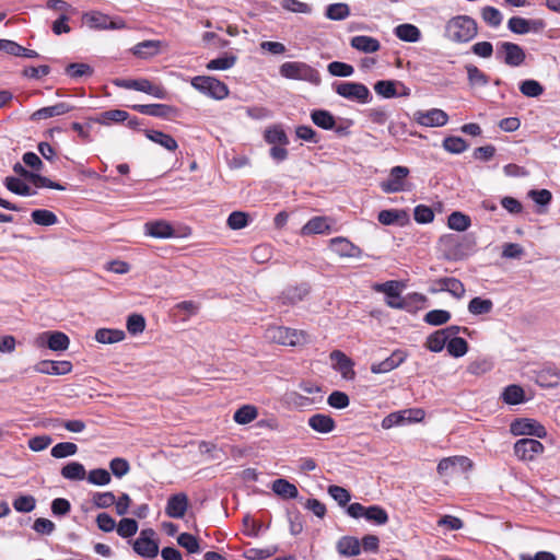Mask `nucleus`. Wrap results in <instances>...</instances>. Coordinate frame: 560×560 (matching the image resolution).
Returning <instances> with one entry per match:
<instances>
[{
  "mask_svg": "<svg viewBox=\"0 0 560 560\" xmlns=\"http://www.w3.org/2000/svg\"><path fill=\"white\" fill-rule=\"evenodd\" d=\"M409 175V168L406 166H394L386 180L381 183V188L386 194L399 192L405 190V182Z\"/></svg>",
  "mask_w": 560,
  "mask_h": 560,
  "instance_id": "nucleus-13",
  "label": "nucleus"
},
{
  "mask_svg": "<svg viewBox=\"0 0 560 560\" xmlns=\"http://www.w3.org/2000/svg\"><path fill=\"white\" fill-rule=\"evenodd\" d=\"M350 45L352 48L365 54L376 52L381 48V43L378 39L366 35H358L352 37Z\"/></svg>",
  "mask_w": 560,
  "mask_h": 560,
  "instance_id": "nucleus-27",
  "label": "nucleus"
},
{
  "mask_svg": "<svg viewBox=\"0 0 560 560\" xmlns=\"http://www.w3.org/2000/svg\"><path fill=\"white\" fill-rule=\"evenodd\" d=\"M85 23L93 30H124L127 24L122 18H112L98 11H93L84 15Z\"/></svg>",
  "mask_w": 560,
  "mask_h": 560,
  "instance_id": "nucleus-7",
  "label": "nucleus"
},
{
  "mask_svg": "<svg viewBox=\"0 0 560 560\" xmlns=\"http://www.w3.org/2000/svg\"><path fill=\"white\" fill-rule=\"evenodd\" d=\"M468 83L471 88L486 86L489 84V77L477 66L468 63L465 66Z\"/></svg>",
  "mask_w": 560,
  "mask_h": 560,
  "instance_id": "nucleus-35",
  "label": "nucleus"
},
{
  "mask_svg": "<svg viewBox=\"0 0 560 560\" xmlns=\"http://www.w3.org/2000/svg\"><path fill=\"white\" fill-rule=\"evenodd\" d=\"M481 18L491 27H498L502 23V14L494 7H485L481 11Z\"/></svg>",
  "mask_w": 560,
  "mask_h": 560,
  "instance_id": "nucleus-64",
  "label": "nucleus"
},
{
  "mask_svg": "<svg viewBox=\"0 0 560 560\" xmlns=\"http://www.w3.org/2000/svg\"><path fill=\"white\" fill-rule=\"evenodd\" d=\"M536 383L541 387H555L560 383V371L556 368H544L536 373Z\"/></svg>",
  "mask_w": 560,
  "mask_h": 560,
  "instance_id": "nucleus-31",
  "label": "nucleus"
},
{
  "mask_svg": "<svg viewBox=\"0 0 560 560\" xmlns=\"http://www.w3.org/2000/svg\"><path fill=\"white\" fill-rule=\"evenodd\" d=\"M413 120L423 127H443L448 121V115L439 108L417 110L413 113Z\"/></svg>",
  "mask_w": 560,
  "mask_h": 560,
  "instance_id": "nucleus-15",
  "label": "nucleus"
},
{
  "mask_svg": "<svg viewBox=\"0 0 560 560\" xmlns=\"http://www.w3.org/2000/svg\"><path fill=\"white\" fill-rule=\"evenodd\" d=\"M258 417V409L254 405H243L233 416V419L238 424H247Z\"/></svg>",
  "mask_w": 560,
  "mask_h": 560,
  "instance_id": "nucleus-39",
  "label": "nucleus"
},
{
  "mask_svg": "<svg viewBox=\"0 0 560 560\" xmlns=\"http://www.w3.org/2000/svg\"><path fill=\"white\" fill-rule=\"evenodd\" d=\"M434 284L438 285V288H430L431 293L446 291L451 295H453L455 299H462V298H464V295L466 293L464 283L457 278H453V277L439 278V279L434 280Z\"/></svg>",
  "mask_w": 560,
  "mask_h": 560,
  "instance_id": "nucleus-16",
  "label": "nucleus"
},
{
  "mask_svg": "<svg viewBox=\"0 0 560 560\" xmlns=\"http://www.w3.org/2000/svg\"><path fill=\"white\" fill-rule=\"evenodd\" d=\"M264 138L266 142L273 145H287L289 143V138L285 131L279 126L268 128L265 131Z\"/></svg>",
  "mask_w": 560,
  "mask_h": 560,
  "instance_id": "nucleus-45",
  "label": "nucleus"
},
{
  "mask_svg": "<svg viewBox=\"0 0 560 560\" xmlns=\"http://www.w3.org/2000/svg\"><path fill=\"white\" fill-rule=\"evenodd\" d=\"M307 293L305 288L291 287L282 292L278 300L283 305H291L302 301Z\"/></svg>",
  "mask_w": 560,
  "mask_h": 560,
  "instance_id": "nucleus-43",
  "label": "nucleus"
},
{
  "mask_svg": "<svg viewBox=\"0 0 560 560\" xmlns=\"http://www.w3.org/2000/svg\"><path fill=\"white\" fill-rule=\"evenodd\" d=\"M470 224V217L459 211L452 212L447 218L448 228L458 232L466 231Z\"/></svg>",
  "mask_w": 560,
  "mask_h": 560,
  "instance_id": "nucleus-42",
  "label": "nucleus"
},
{
  "mask_svg": "<svg viewBox=\"0 0 560 560\" xmlns=\"http://www.w3.org/2000/svg\"><path fill=\"white\" fill-rule=\"evenodd\" d=\"M144 233L154 238H171L175 236L172 224L165 220L149 221L144 224Z\"/></svg>",
  "mask_w": 560,
  "mask_h": 560,
  "instance_id": "nucleus-22",
  "label": "nucleus"
},
{
  "mask_svg": "<svg viewBox=\"0 0 560 560\" xmlns=\"http://www.w3.org/2000/svg\"><path fill=\"white\" fill-rule=\"evenodd\" d=\"M190 83L200 93L215 100H223L229 95L228 85L213 77L197 75Z\"/></svg>",
  "mask_w": 560,
  "mask_h": 560,
  "instance_id": "nucleus-4",
  "label": "nucleus"
},
{
  "mask_svg": "<svg viewBox=\"0 0 560 560\" xmlns=\"http://www.w3.org/2000/svg\"><path fill=\"white\" fill-rule=\"evenodd\" d=\"M446 348L448 353L454 358H460L468 351V343L462 337H453L447 340Z\"/></svg>",
  "mask_w": 560,
  "mask_h": 560,
  "instance_id": "nucleus-50",
  "label": "nucleus"
},
{
  "mask_svg": "<svg viewBox=\"0 0 560 560\" xmlns=\"http://www.w3.org/2000/svg\"><path fill=\"white\" fill-rule=\"evenodd\" d=\"M271 489L282 499H295L299 495V491L295 485L282 478L276 479L272 482Z\"/></svg>",
  "mask_w": 560,
  "mask_h": 560,
  "instance_id": "nucleus-33",
  "label": "nucleus"
},
{
  "mask_svg": "<svg viewBox=\"0 0 560 560\" xmlns=\"http://www.w3.org/2000/svg\"><path fill=\"white\" fill-rule=\"evenodd\" d=\"M493 308V302L490 299H482L476 296L470 300L468 303V311L472 315H483L488 314Z\"/></svg>",
  "mask_w": 560,
  "mask_h": 560,
  "instance_id": "nucleus-46",
  "label": "nucleus"
},
{
  "mask_svg": "<svg viewBox=\"0 0 560 560\" xmlns=\"http://www.w3.org/2000/svg\"><path fill=\"white\" fill-rule=\"evenodd\" d=\"M4 185L7 189L20 196H32L36 194L35 190H33L27 184L18 177H7Z\"/></svg>",
  "mask_w": 560,
  "mask_h": 560,
  "instance_id": "nucleus-41",
  "label": "nucleus"
},
{
  "mask_svg": "<svg viewBox=\"0 0 560 560\" xmlns=\"http://www.w3.org/2000/svg\"><path fill=\"white\" fill-rule=\"evenodd\" d=\"M144 135L149 140L171 152L176 151L178 148L177 141L171 135L154 129H145Z\"/></svg>",
  "mask_w": 560,
  "mask_h": 560,
  "instance_id": "nucleus-28",
  "label": "nucleus"
},
{
  "mask_svg": "<svg viewBox=\"0 0 560 560\" xmlns=\"http://www.w3.org/2000/svg\"><path fill=\"white\" fill-rule=\"evenodd\" d=\"M32 221L40 226H50L58 223L57 215L47 209H36L31 213Z\"/></svg>",
  "mask_w": 560,
  "mask_h": 560,
  "instance_id": "nucleus-40",
  "label": "nucleus"
},
{
  "mask_svg": "<svg viewBox=\"0 0 560 560\" xmlns=\"http://www.w3.org/2000/svg\"><path fill=\"white\" fill-rule=\"evenodd\" d=\"M329 358L332 363V368L338 371L343 378L353 380L355 372L353 370V361L348 358L342 351L334 350L330 352Z\"/></svg>",
  "mask_w": 560,
  "mask_h": 560,
  "instance_id": "nucleus-20",
  "label": "nucleus"
},
{
  "mask_svg": "<svg viewBox=\"0 0 560 560\" xmlns=\"http://www.w3.org/2000/svg\"><path fill=\"white\" fill-rule=\"evenodd\" d=\"M78 446L72 442H60L57 443L50 451V454L55 458H65L77 454Z\"/></svg>",
  "mask_w": 560,
  "mask_h": 560,
  "instance_id": "nucleus-58",
  "label": "nucleus"
},
{
  "mask_svg": "<svg viewBox=\"0 0 560 560\" xmlns=\"http://www.w3.org/2000/svg\"><path fill=\"white\" fill-rule=\"evenodd\" d=\"M189 506V500L186 493L179 492L168 498L165 513L172 518H183Z\"/></svg>",
  "mask_w": 560,
  "mask_h": 560,
  "instance_id": "nucleus-21",
  "label": "nucleus"
},
{
  "mask_svg": "<svg viewBox=\"0 0 560 560\" xmlns=\"http://www.w3.org/2000/svg\"><path fill=\"white\" fill-rule=\"evenodd\" d=\"M116 497L112 491L95 492L92 495V503L97 509H107L115 504Z\"/></svg>",
  "mask_w": 560,
  "mask_h": 560,
  "instance_id": "nucleus-61",
  "label": "nucleus"
},
{
  "mask_svg": "<svg viewBox=\"0 0 560 560\" xmlns=\"http://www.w3.org/2000/svg\"><path fill=\"white\" fill-rule=\"evenodd\" d=\"M448 336L444 331L436 330L427 338L425 347L432 352H441L446 346Z\"/></svg>",
  "mask_w": 560,
  "mask_h": 560,
  "instance_id": "nucleus-49",
  "label": "nucleus"
},
{
  "mask_svg": "<svg viewBox=\"0 0 560 560\" xmlns=\"http://www.w3.org/2000/svg\"><path fill=\"white\" fill-rule=\"evenodd\" d=\"M467 147L468 145H467L466 141L460 137L451 136V137H446L443 140V148L451 153H455V154L463 153L467 149Z\"/></svg>",
  "mask_w": 560,
  "mask_h": 560,
  "instance_id": "nucleus-63",
  "label": "nucleus"
},
{
  "mask_svg": "<svg viewBox=\"0 0 560 560\" xmlns=\"http://www.w3.org/2000/svg\"><path fill=\"white\" fill-rule=\"evenodd\" d=\"M364 518L377 525H384L388 522V514L382 506L371 505L366 508Z\"/></svg>",
  "mask_w": 560,
  "mask_h": 560,
  "instance_id": "nucleus-53",
  "label": "nucleus"
},
{
  "mask_svg": "<svg viewBox=\"0 0 560 560\" xmlns=\"http://www.w3.org/2000/svg\"><path fill=\"white\" fill-rule=\"evenodd\" d=\"M125 338V332L120 329L100 328L95 332V340L100 343H116Z\"/></svg>",
  "mask_w": 560,
  "mask_h": 560,
  "instance_id": "nucleus-37",
  "label": "nucleus"
},
{
  "mask_svg": "<svg viewBox=\"0 0 560 560\" xmlns=\"http://www.w3.org/2000/svg\"><path fill=\"white\" fill-rule=\"evenodd\" d=\"M93 68L88 63L82 62H73L66 67V73L72 79H78L81 77H91L93 74Z\"/></svg>",
  "mask_w": 560,
  "mask_h": 560,
  "instance_id": "nucleus-56",
  "label": "nucleus"
},
{
  "mask_svg": "<svg viewBox=\"0 0 560 560\" xmlns=\"http://www.w3.org/2000/svg\"><path fill=\"white\" fill-rule=\"evenodd\" d=\"M308 425L316 432L319 433H329L335 430L336 422L335 420L324 413H316L310 417Z\"/></svg>",
  "mask_w": 560,
  "mask_h": 560,
  "instance_id": "nucleus-30",
  "label": "nucleus"
},
{
  "mask_svg": "<svg viewBox=\"0 0 560 560\" xmlns=\"http://www.w3.org/2000/svg\"><path fill=\"white\" fill-rule=\"evenodd\" d=\"M337 551L345 557H354L361 552V544L353 536H343L337 541Z\"/></svg>",
  "mask_w": 560,
  "mask_h": 560,
  "instance_id": "nucleus-29",
  "label": "nucleus"
},
{
  "mask_svg": "<svg viewBox=\"0 0 560 560\" xmlns=\"http://www.w3.org/2000/svg\"><path fill=\"white\" fill-rule=\"evenodd\" d=\"M330 219L327 217H314L301 229L302 235L329 234L331 232Z\"/></svg>",
  "mask_w": 560,
  "mask_h": 560,
  "instance_id": "nucleus-24",
  "label": "nucleus"
},
{
  "mask_svg": "<svg viewBox=\"0 0 560 560\" xmlns=\"http://www.w3.org/2000/svg\"><path fill=\"white\" fill-rule=\"evenodd\" d=\"M423 319L431 326H441L451 319V313L445 310H432L424 315Z\"/></svg>",
  "mask_w": 560,
  "mask_h": 560,
  "instance_id": "nucleus-55",
  "label": "nucleus"
},
{
  "mask_svg": "<svg viewBox=\"0 0 560 560\" xmlns=\"http://www.w3.org/2000/svg\"><path fill=\"white\" fill-rule=\"evenodd\" d=\"M138 523L133 518H121L116 525L117 534L122 538H129L138 532Z\"/></svg>",
  "mask_w": 560,
  "mask_h": 560,
  "instance_id": "nucleus-54",
  "label": "nucleus"
},
{
  "mask_svg": "<svg viewBox=\"0 0 560 560\" xmlns=\"http://www.w3.org/2000/svg\"><path fill=\"white\" fill-rule=\"evenodd\" d=\"M329 249L340 258H361L362 249L343 236L332 237L328 242Z\"/></svg>",
  "mask_w": 560,
  "mask_h": 560,
  "instance_id": "nucleus-12",
  "label": "nucleus"
},
{
  "mask_svg": "<svg viewBox=\"0 0 560 560\" xmlns=\"http://www.w3.org/2000/svg\"><path fill=\"white\" fill-rule=\"evenodd\" d=\"M466 463L470 465V460L465 456L445 457L439 462L436 470L441 476H443V475L448 474V471L452 470L457 465L463 466Z\"/></svg>",
  "mask_w": 560,
  "mask_h": 560,
  "instance_id": "nucleus-47",
  "label": "nucleus"
},
{
  "mask_svg": "<svg viewBox=\"0 0 560 560\" xmlns=\"http://www.w3.org/2000/svg\"><path fill=\"white\" fill-rule=\"evenodd\" d=\"M428 299L424 294L419 292L408 293L402 296L400 301H387V305L392 308L405 310L407 312H415L425 305Z\"/></svg>",
  "mask_w": 560,
  "mask_h": 560,
  "instance_id": "nucleus-18",
  "label": "nucleus"
},
{
  "mask_svg": "<svg viewBox=\"0 0 560 560\" xmlns=\"http://www.w3.org/2000/svg\"><path fill=\"white\" fill-rule=\"evenodd\" d=\"M159 51V42L154 40H144L139 44H137L132 48L133 55L140 57V58H148L151 57Z\"/></svg>",
  "mask_w": 560,
  "mask_h": 560,
  "instance_id": "nucleus-52",
  "label": "nucleus"
},
{
  "mask_svg": "<svg viewBox=\"0 0 560 560\" xmlns=\"http://www.w3.org/2000/svg\"><path fill=\"white\" fill-rule=\"evenodd\" d=\"M70 361L42 360L34 365V371L46 375H66L72 371Z\"/></svg>",
  "mask_w": 560,
  "mask_h": 560,
  "instance_id": "nucleus-17",
  "label": "nucleus"
},
{
  "mask_svg": "<svg viewBox=\"0 0 560 560\" xmlns=\"http://www.w3.org/2000/svg\"><path fill=\"white\" fill-rule=\"evenodd\" d=\"M510 430L513 435H532L538 439L547 436L546 428L534 419H516L511 423Z\"/></svg>",
  "mask_w": 560,
  "mask_h": 560,
  "instance_id": "nucleus-10",
  "label": "nucleus"
},
{
  "mask_svg": "<svg viewBox=\"0 0 560 560\" xmlns=\"http://www.w3.org/2000/svg\"><path fill=\"white\" fill-rule=\"evenodd\" d=\"M497 58L509 67H520L525 62V50L515 43L501 42L497 45Z\"/></svg>",
  "mask_w": 560,
  "mask_h": 560,
  "instance_id": "nucleus-6",
  "label": "nucleus"
},
{
  "mask_svg": "<svg viewBox=\"0 0 560 560\" xmlns=\"http://www.w3.org/2000/svg\"><path fill=\"white\" fill-rule=\"evenodd\" d=\"M335 92L350 101L366 103L371 97L369 89L359 82H340L334 85Z\"/></svg>",
  "mask_w": 560,
  "mask_h": 560,
  "instance_id": "nucleus-8",
  "label": "nucleus"
},
{
  "mask_svg": "<svg viewBox=\"0 0 560 560\" xmlns=\"http://www.w3.org/2000/svg\"><path fill=\"white\" fill-rule=\"evenodd\" d=\"M350 15V8L347 3H332L326 9V16L332 21H341Z\"/></svg>",
  "mask_w": 560,
  "mask_h": 560,
  "instance_id": "nucleus-51",
  "label": "nucleus"
},
{
  "mask_svg": "<svg viewBox=\"0 0 560 560\" xmlns=\"http://www.w3.org/2000/svg\"><path fill=\"white\" fill-rule=\"evenodd\" d=\"M155 532L152 528L142 529L133 542V550L141 557L154 558L159 552V545L154 540Z\"/></svg>",
  "mask_w": 560,
  "mask_h": 560,
  "instance_id": "nucleus-11",
  "label": "nucleus"
},
{
  "mask_svg": "<svg viewBox=\"0 0 560 560\" xmlns=\"http://www.w3.org/2000/svg\"><path fill=\"white\" fill-rule=\"evenodd\" d=\"M131 108L140 114L167 118L175 112V108L166 104H136Z\"/></svg>",
  "mask_w": 560,
  "mask_h": 560,
  "instance_id": "nucleus-25",
  "label": "nucleus"
},
{
  "mask_svg": "<svg viewBox=\"0 0 560 560\" xmlns=\"http://www.w3.org/2000/svg\"><path fill=\"white\" fill-rule=\"evenodd\" d=\"M546 26L542 20H526L521 16H512L508 21L509 30L518 35L527 34L530 31L538 32Z\"/></svg>",
  "mask_w": 560,
  "mask_h": 560,
  "instance_id": "nucleus-19",
  "label": "nucleus"
},
{
  "mask_svg": "<svg viewBox=\"0 0 560 560\" xmlns=\"http://www.w3.org/2000/svg\"><path fill=\"white\" fill-rule=\"evenodd\" d=\"M312 121L319 128L331 130L336 126L332 114L326 109H315L311 113Z\"/></svg>",
  "mask_w": 560,
  "mask_h": 560,
  "instance_id": "nucleus-34",
  "label": "nucleus"
},
{
  "mask_svg": "<svg viewBox=\"0 0 560 560\" xmlns=\"http://www.w3.org/2000/svg\"><path fill=\"white\" fill-rule=\"evenodd\" d=\"M281 77L289 80L305 81L318 85L322 81L319 72L302 61H285L279 68Z\"/></svg>",
  "mask_w": 560,
  "mask_h": 560,
  "instance_id": "nucleus-3",
  "label": "nucleus"
},
{
  "mask_svg": "<svg viewBox=\"0 0 560 560\" xmlns=\"http://www.w3.org/2000/svg\"><path fill=\"white\" fill-rule=\"evenodd\" d=\"M36 345L52 351H65L69 348L70 339L62 331H45L36 338Z\"/></svg>",
  "mask_w": 560,
  "mask_h": 560,
  "instance_id": "nucleus-14",
  "label": "nucleus"
},
{
  "mask_svg": "<svg viewBox=\"0 0 560 560\" xmlns=\"http://www.w3.org/2000/svg\"><path fill=\"white\" fill-rule=\"evenodd\" d=\"M443 255L447 260L457 261L468 257L476 246L469 236L444 235L440 238Z\"/></svg>",
  "mask_w": 560,
  "mask_h": 560,
  "instance_id": "nucleus-1",
  "label": "nucleus"
},
{
  "mask_svg": "<svg viewBox=\"0 0 560 560\" xmlns=\"http://www.w3.org/2000/svg\"><path fill=\"white\" fill-rule=\"evenodd\" d=\"M524 396H525V393H524V389L518 386V385H509L508 387H505L503 394H502V398L504 400V402L509 404V405H518L521 402L524 401Z\"/></svg>",
  "mask_w": 560,
  "mask_h": 560,
  "instance_id": "nucleus-48",
  "label": "nucleus"
},
{
  "mask_svg": "<svg viewBox=\"0 0 560 560\" xmlns=\"http://www.w3.org/2000/svg\"><path fill=\"white\" fill-rule=\"evenodd\" d=\"M404 360L405 358L401 355L400 352H394L385 360L378 363H373L371 365V372L374 374L387 373L399 366L404 362Z\"/></svg>",
  "mask_w": 560,
  "mask_h": 560,
  "instance_id": "nucleus-32",
  "label": "nucleus"
},
{
  "mask_svg": "<svg viewBox=\"0 0 560 560\" xmlns=\"http://www.w3.org/2000/svg\"><path fill=\"white\" fill-rule=\"evenodd\" d=\"M138 91L152 95L160 100H165L167 97V92L164 86L160 84H153L148 79H138Z\"/></svg>",
  "mask_w": 560,
  "mask_h": 560,
  "instance_id": "nucleus-38",
  "label": "nucleus"
},
{
  "mask_svg": "<svg viewBox=\"0 0 560 560\" xmlns=\"http://www.w3.org/2000/svg\"><path fill=\"white\" fill-rule=\"evenodd\" d=\"M12 504L16 512L30 513L35 509L36 500L33 495H30V494L20 495L14 499Z\"/></svg>",
  "mask_w": 560,
  "mask_h": 560,
  "instance_id": "nucleus-62",
  "label": "nucleus"
},
{
  "mask_svg": "<svg viewBox=\"0 0 560 560\" xmlns=\"http://www.w3.org/2000/svg\"><path fill=\"white\" fill-rule=\"evenodd\" d=\"M395 35L404 42L416 43L420 39V30L412 24H400L395 28Z\"/></svg>",
  "mask_w": 560,
  "mask_h": 560,
  "instance_id": "nucleus-36",
  "label": "nucleus"
},
{
  "mask_svg": "<svg viewBox=\"0 0 560 560\" xmlns=\"http://www.w3.org/2000/svg\"><path fill=\"white\" fill-rule=\"evenodd\" d=\"M377 220L383 225L397 224L404 226L409 222V215L406 210L387 209L378 212Z\"/></svg>",
  "mask_w": 560,
  "mask_h": 560,
  "instance_id": "nucleus-23",
  "label": "nucleus"
},
{
  "mask_svg": "<svg viewBox=\"0 0 560 560\" xmlns=\"http://www.w3.org/2000/svg\"><path fill=\"white\" fill-rule=\"evenodd\" d=\"M514 455L523 462H533L542 454L545 446L535 439L524 438L514 443Z\"/></svg>",
  "mask_w": 560,
  "mask_h": 560,
  "instance_id": "nucleus-9",
  "label": "nucleus"
},
{
  "mask_svg": "<svg viewBox=\"0 0 560 560\" xmlns=\"http://www.w3.org/2000/svg\"><path fill=\"white\" fill-rule=\"evenodd\" d=\"M520 91L524 96L538 97L544 93V86L536 80H524L520 84Z\"/></svg>",
  "mask_w": 560,
  "mask_h": 560,
  "instance_id": "nucleus-57",
  "label": "nucleus"
},
{
  "mask_svg": "<svg viewBox=\"0 0 560 560\" xmlns=\"http://www.w3.org/2000/svg\"><path fill=\"white\" fill-rule=\"evenodd\" d=\"M268 338L278 345L295 347L306 341V334L288 327H271L267 331Z\"/></svg>",
  "mask_w": 560,
  "mask_h": 560,
  "instance_id": "nucleus-5",
  "label": "nucleus"
},
{
  "mask_svg": "<svg viewBox=\"0 0 560 560\" xmlns=\"http://www.w3.org/2000/svg\"><path fill=\"white\" fill-rule=\"evenodd\" d=\"M249 215L243 211H233L226 220V224L231 230H241L248 225Z\"/></svg>",
  "mask_w": 560,
  "mask_h": 560,
  "instance_id": "nucleus-60",
  "label": "nucleus"
},
{
  "mask_svg": "<svg viewBox=\"0 0 560 560\" xmlns=\"http://www.w3.org/2000/svg\"><path fill=\"white\" fill-rule=\"evenodd\" d=\"M86 471L84 466L79 462H71L61 468V476L69 480H82L85 478Z\"/></svg>",
  "mask_w": 560,
  "mask_h": 560,
  "instance_id": "nucleus-44",
  "label": "nucleus"
},
{
  "mask_svg": "<svg viewBox=\"0 0 560 560\" xmlns=\"http://www.w3.org/2000/svg\"><path fill=\"white\" fill-rule=\"evenodd\" d=\"M72 108L73 107L70 106L69 104L60 102V103H57V104H55L52 106H47V107H43V108H39V109L35 110L32 114L31 119L32 120L48 119L50 117H55V116H60V115L67 114V113L71 112Z\"/></svg>",
  "mask_w": 560,
  "mask_h": 560,
  "instance_id": "nucleus-26",
  "label": "nucleus"
},
{
  "mask_svg": "<svg viewBox=\"0 0 560 560\" xmlns=\"http://www.w3.org/2000/svg\"><path fill=\"white\" fill-rule=\"evenodd\" d=\"M477 35V23L468 15H457L447 21L445 37L455 43H466Z\"/></svg>",
  "mask_w": 560,
  "mask_h": 560,
  "instance_id": "nucleus-2",
  "label": "nucleus"
},
{
  "mask_svg": "<svg viewBox=\"0 0 560 560\" xmlns=\"http://www.w3.org/2000/svg\"><path fill=\"white\" fill-rule=\"evenodd\" d=\"M37 188H51L57 190H66V187L57 182H52L48 177H45L37 173H32L28 179Z\"/></svg>",
  "mask_w": 560,
  "mask_h": 560,
  "instance_id": "nucleus-59",
  "label": "nucleus"
}]
</instances>
